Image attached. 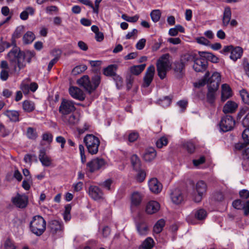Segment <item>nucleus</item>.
I'll use <instances>...</instances> for the list:
<instances>
[{"label":"nucleus","mask_w":249,"mask_h":249,"mask_svg":"<svg viewBox=\"0 0 249 249\" xmlns=\"http://www.w3.org/2000/svg\"><path fill=\"white\" fill-rule=\"evenodd\" d=\"M209 72H207L204 77L197 82L194 83L195 87L200 88L206 84L208 85V92L207 99L208 103L213 105L215 99V92L217 90L221 81V75L219 72H214L211 77Z\"/></svg>","instance_id":"f257e3e1"},{"label":"nucleus","mask_w":249,"mask_h":249,"mask_svg":"<svg viewBox=\"0 0 249 249\" xmlns=\"http://www.w3.org/2000/svg\"><path fill=\"white\" fill-rule=\"evenodd\" d=\"M46 223L40 215H35L30 222V231L37 236L41 235L46 230Z\"/></svg>","instance_id":"f03ea898"},{"label":"nucleus","mask_w":249,"mask_h":249,"mask_svg":"<svg viewBox=\"0 0 249 249\" xmlns=\"http://www.w3.org/2000/svg\"><path fill=\"white\" fill-rule=\"evenodd\" d=\"M101 78L100 76L96 75L92 78L91 81H90L88 75H84L78 80V84L83 87L86 90L91 93L95 90L99 86L100 83Z\"/></svg>","instance_id":"7ed1b4c3"},{"label":"nucleus","mask_w":249,"mask_h":249,"mask_svg":"<svg viewBox=\"0 0 249 249\" xmlns=\"http://www.w3.org/2000/svg\"><path fill=\"white\" fill-rule=\"evenodd\" d=\"M171 64L169 59L168 54L161 56L157 62V71L158 75L160 79L165 78L167 72L171 69Z\"/></svg>","instance_id":"20e7f679"},{"label":"nucleus","mask_w":249,"mask_h":249,"mask_svg":"<svg viewBox=\"0 0 249 249\" xmlns=\"http://www.w3.org/2000/svg\"><path fill=\"white\" fill-rule=\"evenodd\" d=\"M84 142L91 154H95L98 151L100 140L98 137L92 134H87L84 138Z\"/></svg>","instance_id":"39448f33"},{"label":"nucleus","mask_w":249,"mask_h":249,"mask_svg":"<svg viewBox=\"0 0 249 249\" xmlns=\"http://www.w3.org/2000/svg\"><path fill=\"white\" fill-rule=\"evenodd\" d=\"M8 57L12 62H17L18 66L19 69L25 66V59L22 54L18 48H15L12 50L8 53Z\"/></svg>","instance_id":"423d86ee"},{"label":"nucleus","mask_w":249,"mask_h":249,"mask_svg":"<svg viewBox=\"0 0 249 249\" xmlns=\"http://www.w3.org/2000/svg\"><path fill=\"white\" fill-rule=\"evenodd\" d=\"M75 110L73 102L71 100L63 99L59 107V112L62 117L67 115Z\"/></svg>","instance_id":"0eeeda50"},{"label":"nucleus","mask_w":249,"mask_h":249,"mask_svg":"<svg viewBox=\"0 0 249 249\" xmlns=\"http://www.w3.org/2000/svg\"><path fill=\"white\" fill-rule=\"evenodd\" d=\"M231 11L229 6H226L224 8L222 16V25L224 27H227L230 25L231 27H234L237 25V21L234 19H231Z\"/></svg>","instance_id":"6e6552de"},{"label":"nucleus","mask_w":249,"mask_h":249,"mask_svg":"<svg viewBox=\"0 0 249 249\" xmlns=\"http://www.w3.org/2000/svg\"><path fill=\"white\" fill-rule=\"evenodd\" d=\"M235 124V120L230 115L224 116L219 124L220 128L223 132H227L233 128Z\"/></svg>","instance_id":"1a4fd4ad"},{"label":"nucleus","mask_w":249,"mask_h":249,"mask_svg":"<svg viewBox=\"0 0 249 249\" xmlns=\"http://www.w3.org/2000/svg\"><path fill=\"white\" fill-rule=\"evenodd\" d=\"M106 164L105 160L102 158L92 159L87 164V170L92 173L103 167Z\"/></svg>","instance_id":"9d476101"},{"label":"nucleus","mask_w":249,"mask_h":249,"mask_svg":"<svg viewBox=\"0 0 249 249\" xmlns=\"http://www.w3.org/2000/svg\"><path fill=\"white\" fill-rule=\"evenodd\" d=\"M207 186L206 183L203 180L198 181L196 185V190L197 195L194 197V201L196 202L201 201L203 196L207 191Z\"/></svg>","instance_id":"9b49d317"},{"label":"nucleus","mask_w":249,"mask_h":249,"mask_svg":"<svg viewBox=\"0 0 249 249\" xmlns=\"http://www.w3.org/2000/svg\"><path fill=\"white\" fill-rule=\"evenodd\" d=\"M37 88V84L35 82H32L30 84L28 79L22 81L20 86V89L24 95L28 94L30 91L34 92Z\"/></svg>","instance_id":"f8f14e48"},{"label":"nucleus","mask_w":249,"mask_h":249,"mask_svg":"<svg viewBox=\"0 0 249 249\" xmlns=\"http://www.w3.org/2000/svg\"><path fill=\"white\" fill-rule=\"evenodd\" d=\"M155 69L153 65H151L146 70L143 77V87L147 88L149 87L153 80Z\"/></svg>","instance_id":"ddd939ff"},{"label":"nucleus","mask_w":249,"mask_h":249,"mask_svg":"<svg viewBox=\"0 0 249 249\" xmlns=\"http://www.w3.org/2000/svg\"><path fill=\"white\" fill-rule=\"evenodd\" d=\"M89 196L95 200L103 198L104 194L102 191L96 186H90L89 188Z\"/></svg>","instance_id":"4468645a"},{"label":"nucleus","mask_w":249,"mask_h":249,"mask_svg":"<svg viewBox=\"0 0 249 249\" xmlns=\"http://www.w3.org/2000/svg\"><path fill=\"white\" fill-rule=\"evenodd\" d=\"M208 65L207 60L202 58H197L194 61L193 69L196 72H201L204 71Z\"/></svg>","instance_id":"2eb2a0df"},{"label":"nucleus","mask_w":249,"mask_h":249,"mask_svg":"<svg viewBox=\"0 0 249 249\" xmlns=\"http://www.w3.org/2000/svg\"><path fill=\"white\" fill-rule=\"evenodd\" d=\"M13 204L20 208H25L28 202V198L25 195H18L13 198Z\"/></svg>","instance_id":"dca6fc26"},{"label":"nucleus","mask_w":249,"mask_h":249,"mask_svg":"<svg viewBox=\"0 0 249 249\" xmlns=\"http://www.w3.org/2000/svg\"><path fill=\"white\" fill-rule=\"evenodd\" d=\"M148 186L150 190L155 194L160 192L162 188V184L156 178H152L149 181Z\"/></svg>","instance_id":"f3484780"},{"label":"nucleus","mask_w":249,"mask_h":249,"mask_svg":"<svg viewBox=\"0 0 249 249\" xmlns=\"http://www.w3.org/2000/svg\"><path fill=\"white\" fill-rule=\"evenodd\" d=\"M232 206L236 209H243L245 215H247L249 213V201L242 203L241 200L237 199L232 202Z\"/></svg>","instance_id":"a211bd4d"},{"label":"nucleus","mask_w":249,"mask_h":249,"mask_svg":"<svg viewBox=\"0 0 249 249\" xmlns=\"http://www.w3.org/2000/svg\"><path fill=\"white\" fill-rule=\"evenodd\" d=\"M38 159L44 166L49 167L52 164V160L50 157L47 155L44 149L40 150Z\"/></svg>","instance_id":"6ab92c4d"},{"label":"nucleus","mask_w":249,"mask_h":249,"mask_svg":"<svg viewBox=\"0 0 249 249\" xmlns=\"http://www.w3.org/2000/svg\"><path fill=\"white\" fill-rule=\"evenodd\" d=\"M69 93L70 95L74 99L79 100L80 101L85 99V95L79 88L77 87H71L69 89Z\"/></svg>","instance_id":"aec40b11"},{"label":"nucleus","mask_w":249,"mask_h":249,"mask_svg":"<svg viewBox=\"0 0 249 249\" xmlns=\"http://www.w3.org/2000/svg\"><path fill=\"white\" fill-rule=\"evenodd\" d=\"M51 232L54 234H59L63 230L62 224L57 220H52L49 223Z\"/></svg>","instance_id":"412c9836"},{"label":"nucleus","mask_w":249,"mask_h":249,"mask_svg":"<svg viewBox=\"0 0 249 249\" xmlns=\"http://www.w3.org/2000/svg\"><path fill=\"white\" fill-rule=\"evenodd\" d=\"M143 196L140 192H134L131 196V207H137L140 205Z\"/></svg>","instance_id":"4be33fe9"},{"label":"nucleus","mask_w":249,"mask_h":249,"mask_svg":"<svg viewBox=\"0 0 249 249\" xmlns=\"http://www.w3.org/2000/svg\"><path fill=\"white\" fill-rule=\"evenodd\" d=\"M160 209V204L156 201H150L146 206V212L148 214H153L157 213Z\"/></svg>","instance_id":"5701e85b"},{"label":"nucleus","mask_w":249,"mask_h":249,"mask_svg":"<svg viewBox=\"0 0 249 249\" xmlns=\"http://www.w3.org/2000/svg\"><path fill=\"white\" fill-rule=\"evenodd\" d=\"M171 198L172 202L175 204H179L183 200V195L178 189H175L171 194Z\"/></svg>","instance_id":"b1692460"},{"label":"nucleus","mask_w":249,"mask_h":249,"mask_svg":"<svg viewBox=\"0 0 249 249\" xmlns=\"http://www.w3.org/2000/svg\"><path fill=\"white\" fill-rule=\"evenodd\" d=\"M197 55L194 52H189L185 53L181 55L180 60L185 65L189 64L194 62Z\"/></svg>","instance_id":"393cba45"},{"label":"nucleus","mask_w":249,"mask_h":249,"mask_svg":"<svg viewBox=\"0 0 249 249\" xmlns=\"http://www.w3.org/2000/svg\"><path fill=\"white\" fill-rule=\"evenodd\" d=\"M221 88V100L224 102L232 96V91L230 86L226 84H223Z\"/></svg>","instance_id":"a878e982"},{"label":"nucleus","mask_w":249,"mask_h":249,"mask_svg":"<svg viewBox=\"0 0 249 249\" xmlns=\"http://www.w3.org/2000/svg\"><path fill=\"white\" fill-rule=\"evenodd\" d=\"M157 152L154 148H147L143 155V160L147 162H150L156 158Z\"/></svg>","instance_id":"bb28decb"},{"label":"nucleus","mask_w":249,"mask_h":249,"mask_svg":"<svg viewBox=\"0 0 249 249\" xmlns=\"http://www.w3.org/2000/svg\"><path fill=\"white\" fill-rule=\"evenodd\" d=\"M238 105L234 101H228L224 105L223 111L224 113H233L235 111Z\"/></svg>","instance_id":"cd10ccee"},{"label":"nucleus","mask_w":249,"mask_h":249,"mask_svg":"<svg viewBox=\"0 0 249 249\" xmlns=\"http://www.w3.org/2000/svg\"><path fill=\"white\" fill-rule=\"evenodd\" d=\"M136 229L138 234L140 236L146 235L149 231V228L147 224L144 222H141L136 224Z\"/></svg>","instance_id":"c85d7f7f"},{"label":"nucleus","mask_w":249,"mask_h":249,"mask_svg":"<svg viewBox=\"0 0 249 249\" xmlns=\"http://www.w3.org/2000/svg\"><path fill=\"white\" fill-rule=\"evenodd\" d=\"M62 118L65 124L71 126L76 124L79 121L78 118L73 114L68 117L67 115H64L62 117Z\"/></svg>","instance_id":"c756f323"},{"label":"nucleus","mask_w":249,"mask_h":249,"mask_svg":"<svg viewBox=\"0 0 249 249\" xmlns=\"http://www.w3.org/2000/svg\"><path fill=\"white\" fill-rule=\"evenodd\" d=\"M243 53V50L240 47L233 48L231 53L230 58L234 61L240 58Z\"/></svg>","instance_id":"7c9ffc66"},{"label":"nucleus","mask_w":249,"mask_h":249,"mask_svg":"<svg viewBox=\"0 0 249 249\" xmlns=\"http://www.w3.org/2000/svg\"><path fill=\"white\" fill-rule=\"evenodd\" d=\"M12 122L19 121V113L16 110H6L3 113Z\"/></svg>","instance_id":"2f4dec72"},{"label":"nucleus","mask_w":249,"mask_h":249,"mask_svg":"<svg viewBox=\"0 0 249 249\" xmlns=\"http://www.w3.org/2000/svg\"><path fill=\"white\" fill-rule=\"evenodd\" d=\"M154 243L151 237H147L143 241L139 249H152L154 246Z\"/></svg>","instance_id":"473e14b6"},{"label":"nucleus","mask_w":249,"mask_h":249,"mask_svg":"<svg viewBox=\"0 0 249 249\" xmlns=\"http://www.w3.org/2000/svg\"><path fill=\"white\" fill-rule=\"evenodd\" d=\"M145 66L146 65L145 64L135 65L130 67V71L133 74L138 75L144 70Z\"/></svg>","instance_id":"72a5a7b5"},{"label":"nucleus","mask_w":249,"mask_h":249,"mask_svg":"<svg viewBox=\"0 0 249 249\" xmlns=\"http://www.w3.org/2000/svg\"><path fill=\"white\" fill-rule=\"evenodd\" d=\"M117 69V66L116 65H110L104 69V74L107 76H113L115 73Z\"/></svg>","instance_id":"f704fd0d"},{"label":"nucleus","mask_w":249,"mask_h":249,"mask_svg":"<svg viewBox=\"0 0 249 249\" xmlns=\"http://www.w3.org/2000/svg\"><path fill=\"white\" fill-rule=\"evenodd\" d=\"M22 27H18L14 32L11 38L12 45L14 46H16V39L18 38L21 36L22 32Z\"/></svg>","instance_id":"c9c22d12"},{"label":"nucleus","mask_w":249,"mask_h":249,"mask_svg":"<svg viewBox=\"0 0 249 249\" xmlns=\"http://www.w3.org/2000/svg\"><path fill=\"white\" fill-rule=\"evenodd\" d=\"M165 225V221L163 219H160L158 220L155 224L153 227V232L155 233L158 234L160 233Z\"/></svg>","instance_id":"e433bc0d"},{"label":"nucleus","mask_w":249,"mask_h":249,"mask_svg":"<svg viewBox=\"0 0 249 249\" xmlns=\"http://www.w3.org/2000/svg\"><path fill=\"white\" fill-rule=\"evenodd\" d=\"M22 107L24 110L28 112L33 111L35 108L34 102L28 100L24 101L23 102Z\"/></svg>","instance_id":"4c0bfd02"},{"label":"nucleus","mask_w":249,"mask_h":249,"mask_svg":"<svg viewBox=\"0 0 249 249\" xmlns=\"http://www.w3.org/2000/svg\"><path fill=\"white\" fill-rule=\"evenodd\" d=\"M35 39L34 34L31 32L28 31L23 36V41L25 44H30L32 43Z\"/></svg>","instance_id":"58836bf2"},{"label":"nucleus","mask_w":249,"mask_h":249,"mask_svg":"<svg viewBox=\"0 0 249 249\" xmlns=\"http://www.w3.org/2000/svg\"><path fill=\"white\" fill-rule=\"evenodd\" d=\"M195 215L196 219L202 220L206 218L207 212L203 209H198L195 212Z\"/></svg>","instance_id":"ea45409f"},{"label":"nucleus","mask_w":249,"mask_h":249,"mask_svg":"<svg viewBox=\"0 0 249 249\" xmlns=\"http://www.w3.org/2000/svg\"><path fill=\"white\" fill-rule=\"evenodd\" d=\"M168 143V139L165 136H162L157 140L156 142V145L158 148H161L166 146Z\"/></svg>","instance_id":"a19ab883"},{"label":"nucleus","mask_w":249,"mask_h":249,"mask_svg":"<svg viewBox=\"0 0 249 249\" xmlns=\"http://www.w3.org/2000/svg\"><path fill=\"white\" fill-rule=\"evenodd\" d=\"M27 136L30 139L35 140L37 137L36 130L32 127H28L27 130Z\"/></svg>","instance_id":"79ce46f5"},{"label":"nucleus","mask_w":249,"mask_h":249,"mask_svg":"<svg viewBox=\"0 0 249 249\" xmlns=\"http://www.w3.org/2000/svg\"><path fill=\"white\" fill-rule=\"evenodd\" d=\"M160 16L161 13L159 10H153L150 14L151 19L154 22H157L159 20Z\"/></svg>","instance_id":"37998d69"},{"label":"nucleus","mask_w":249,"mask_h":249,"mask_svg":"<svg viewBox=\"0 0 249 249\" xmlns=\"http://www.w3.org/2000/svg\"><path fill=\"white\" fill-rule=\"evenodd\" d=\"M122 18L128 22H136L139 19V16L138 15H136L133 17H129L127 16L126 14H123L121 16Z\"/></svg>","instance_id":"c03bdc74"},{"label":"nucleus","mask_w":249,"mask_h":249,"mask_svg":"<svg viewBox=\"0 0 249 249\" xmlns=\"http://www.w3.org/2000/svg\"><path fill=\"white\" fill-rule=\"evenodd\" d=\"M242 101L245 104L249 105V93L245 89H242L240 92Z\"/></svg>","instance_id":"a18cd8bd"},{"label":"nucleus","mask_w":249,"mask_h":249,"mask_svg":"<svg viewBox=\"0 0 249 249\" xmlns=\"http://www.w3.org/2000/svg\"><path fill=\"white\" fill-rule=\"evenodd\" d=\"M87 69V67L85 65H81L75 67L72 70V72L74 74L84 72Z\"/></svg>","instance_id":"49530a36"},{"label":"nucleus","mask_w":249,"mask_h":249,"mask_svg":"<svg viewBox=\"0 0 249 249\" xmlns=\"http://www.w3.org/2000/svg\"><path fill=\"white\" fill-rule=\"evenodd\" d=\"M25 61L30 63L32 58L35 56V53L33 52L27 51L25 52H22Z\"/></svg>","instance_id":"de8ad7c7"},{"label":"nucleus","mask_w":249,"mask_h":249,"mask_svg":"<svg viewBox=\"0 0 249 249\" xmlns=\"http://www.w3.org/2000/svg\"><path fill=\"white\" fill-rule=\"evenodd\" d=\"M112 77L116 82L117 88L120 89L123 86V79L122 77L116 73H115Z\"/></svg>","instance_id":"09e8293b"},{"label":"nucleus","mask_w":249,"mask_h":249,"mask_svg":"<svg viewBox=\"0 0 249 249\" xmlns=\"http://www.w3.org/2000/svg\"><path fill=\"white\" fill-rule=\"evenodd\" d=\"M112 182L113 180L112 179H107L104 182L100 183V185L107 190H110L111 189V186Z\"/></svg>","instance_id":"8fccbe9b"},{"label":"nucleus","mask_w":249,"mask_h":249,"mask_svg":"<svg viewBox=\"0 0 249 249\" xmlns=\"http://www.w3.org/2000/svg\"><path fill=\"white\" fill-rule=\"evenodd\" d=\"M196 40L198 44L205 46H208L210 43V42L203 36L196 37Z\"/></svg>","instance_id":"3c124183"},{"label":"nucleus","mask_w":249,"mask_h":249,"mask_svg":"<svg viewBox=\"0 0 249 249\" xmlns=\"http://www.w3.org/2000/svg\"><path fill=\"white\" fill-rule=\"evenodd\" d=\"M33 158H35L36 161H37L36 157L35 155L26 154L24 157V161L26 163H28L30 165H31Z\"/></svg>","instance_id":"603ef678"},{"label":"nucleus","mask_w":249,"mask_h":249,"mask_svg":"<svg viewBox=\"0 0 249 249\" xmlns=\"http://www.w3.org/2000/svg\"><path fill=\"white\" fill-rule=\"evenodd\" d=\"M131 163L134 168H137L139 166L140 160L136 155H134L131 158Z\"/></svg>","instance_id":"864d4df0"},{"label":"nucleus","mask_w":249,"mask_h":249,"mask_svg":"<svg viewBox=\"0 0 249 249\" xmlns=\"http://www.w3.org/2000/svg\"><path fill=\"white\" fill-rule=\"evenodd\" d=\"M185 66L186 65L180 60V62L176 64L175 70L177 72H181L184 69Z\"/></svg>","instance_id":"5fc2aeb1"},{"label":"nucleus","mask_w":249,"mask_h":249,"mask_svg":"<svg viewBox=\"0 0 249 249\" xmlns=\"http://www.w3.org/2000/svg\"><path fill=\"white\" fill-rule=\"evenodd\" d=\"M42 140L43 141H46L49 143L53 141V135L51 133H49V132H46V133H44L42 135Z\"/></svg>","instance_id":"6e6d98bb"},{"label":"nucleus","mask_w":249,"mask_h":249,"mask_svg":"<svg viewBox=\"0 0 249 249\" xmlns=\"http://www.w3.org/2000/svg\"><path fill=\"white\" fill-rule=\"evenodd\" d=\"M248 127L242 133V138L246 143H249V127Z\"/></svg>","instance_id":"4d7b16f0"},{"label":"nucleus","mask_w":249,"mask_h":249,"mask_svg":"<svg viewBox=\"0 0 249 249\" xmlns=\"http://www.w3.org/2000/svg\"><path fill=\"white\" fill-rule=\"evenodd\" d=\"M9 77L8 70H2L0 73V78L2 81H5L7 80Z\"/></svg>","instance_id":"13d9d810"},{"label":"nucleus","mask_w":249,"mask_h":249,"mask_svg":"<svg viewBox=\"0 0 249 249\" xmlns=\"http://www.w3.org/2000/svg\"><path fill=\"white\" fill-rule=\"evenodd\" d=\"M5 249H16V246L14 243L10 240L7 239L4 243Z\"/></svg>","instance_id":"bf43d9fd"},{"label":"nucleus","mask_w":249,"mask_h":249,"mask_svg":"<svg viewBox=\"0 0 249 249\" xmlns=\"http://www.w3.org/2000/svg\"><path fill=\"white\" fill-rule=\"evenodd\" d=\"M146 176L145 172L143 170H140L138 172L137 176V180L139 182H142Z\"/></svg>","instance_id":"052dcab7"},{"label":"nucleus","mask_w":249,"mask_h":249,"mask_svg":"<svg viewBox=\"0 0 249 249\" xmlns=\"http://www.w3.org/2000/svg\"><path fill=\"white\" fill-rule=\"evenodd\" d=\"M188 102L186 100H181L178 101L177 103L178 106L180 107L181 109L180 111L183 112L184 111L185 109L186 108V107L187 106Z\"/></svg>","instance_id":"680f3d73"},{"label":"nucleus","mask_w":249,"mask_h":249,"mask_svg":"<svg viewBox=\"0 0 249 249\" xmlns=\"http://www.w3.org/2000/svg\"><path fill=\"white\" fill-rule=\"evenodd\" d=\"M146 43V39L144 38L141 39L139 40V41L137 43L136 45V47L138 50H142L145 46Z\"/></svg>","instance_id":"e2e57ef3"},{"label":"nucleus","mask_w":249,"mask_h":249,"mask_svg":"<svg viewBox=\"0 0 249 249\" xmlns=\"http://www.w3.org/2000/svg\"><path fill=\"white\" fill-rule=\"evenodd\" d=\"M205 161V158L204 156H201L198 159L194 160H193V164L195 166L197 167L199 165L203 163Z\"/></svg>","instance_id":"0e129e2a"},{"label":"nucleus","mask_w":249,"mask_h":249,"mask_svg":"<svg viewBox=\"0 0 249 249\" xmlns=\"http://www.w3.org/2000/svg\"><path fill=\"white\" fill-rule=\"evenodd\" d=\"M239 195L242 199H248L249 198V191L246 189H243L239 192Z\"/></svg>","instance_id":"69168bd1"},{"label":"nucleus","mask_w":249,"mask_h":249,"mask_svg":"<svg viewBox=\"0 0 249 249\" xmlns=\"http://www.w3.org/2000/svg\"><path fill=\"white\" fill-rule=\"evenodd\" d=\"M139 138V134L137 132H133L129 134L128 136V141L131 142H134Z\"/></svg>","instance_id":"338daca9"},{"label":"nucleus","mask_w":249,"mask_h":249,"mask_svg":"<svg viewBox=\"0 0 249 249\" xmlns=\"http://www.w3.org/2000/svg\"><path fill=\"white\" fill-rule=\"evenodd\" d=\"M138 31L136 29H134L131 32H128L125 36L126 39H130L134 36H137Z\"/></svg>","instance_id":"774afa93"}]
</instances>
